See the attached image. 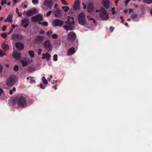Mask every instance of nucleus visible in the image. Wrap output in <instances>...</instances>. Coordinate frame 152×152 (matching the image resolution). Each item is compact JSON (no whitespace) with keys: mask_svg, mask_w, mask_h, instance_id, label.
<instances>
[{"mask_svg":"<svg viewBox=\"0 0 152 152\" xmlns=\"http://www.w3.org/2000/svg\"><path fill=\"white\" fill-rule=\"evenodd\" d=\"M27 100V96L24 95L19 96L16 99L15 102L19 107H23L26 106Z\"/></svg>","mask_w":152,"mask_h":152,"instance_id":"obj_1","label":"nucleus"},{"mask_svg":"<svg viewBox=\"0 0 152 152\" xmlns=\"http://www.w3.org/2000/svg\"><path fill=\"white\" fill-rule=\"evenodd\" d=\"M99 16L102 20H107L109 19V16L107 10L104 8H102L100 11Z\"/></svg>","mask_w":152,"mask_h":152,"instance_id":"obj_2","label":"nucleus"},{"mask_svg":"<svg viewBox=\"0 0 152 152\" xmlns=\"http://www.w3.org/2000/svg\"><path fill=\"white\" fill-rule=\"evenodd\" d=\"M64 22L63 20L59 19H55L52 22V25L54 27L56 26H61L64 24Z\"/></svg>","mask_w":152,"mask_h":152,"instance_id":"obj_3","label":"nucleus"},{"mask_svg":"<svg viewBox=\"0 0 152 152\" xmlns=\"http://www.w3.org/2000/svg\"><path fill=\"white\" fill-rule=\"evenodd\" d=\"M31 20L33 22H36L38 21H42L43 16L40 14H38L32 17Z\"/></svg>","mask_w":152,"mask_h":152,"instance_id":"obj_4","label":"nucleus"},{"mask_svg":"<svg viewBox=\"0 0 152 152\" xmlns=\"http://www.w3.org/2000/svg\"><path fill=\"white\" fill-rule=\"evenodd\" d=\"M44 48L48 51H51L52 49L51 44L49 40L45 41L44 43Z\"/></svg>","mask_w":152,"mask_h":152,"instance_id":"obj_5","label":"nucleus"},{"mask_svg":"<svg viewBox=\"0 0 152 152\" xmlns=\"http://www.w3.org/2000/svg\"><path fill=\"white\" fill-rule=\"evenodd\" d=\"M15 83V79L11 77H10L6 81V84L8 87L13 86Z\"/></svg>","mask_w":152,"mask_h":152,"instance_id":"obj_6","label":"nucleus"},{"mask_svg":"<svg viewBox=\"0 0 152 152\" xmlns=\"http://www.w3.org/2000/svg\"><path fill=\"white\" fill-rule=\"evenodd\" d=\"M53 4V1L51 0H45L43 2V4L49 9H51Z\"/></svg>","mask_w":152,"mask_h":152,"instance_id":"obj_7","label":"nucleus"},{"mask_svg":"<svg viewBox=\"0 0 152 152\" xmlns=\"http://www.w3.org/2000/svg\"><path fill=\"white\" fill-rule=\"evenodd\" d=\"M68 37L69 40L74 41L76 39V35L74 32L71 31L68 33Z\"/></svg>","mask_w":152,"mask_h":152,"instance_id":"obj_8","label":"nucleus"},{"mask_svg":"<svg viewBox=\"0 0 152 152\" xmlns=\"http://www.w3.org/2000/svg\"><path fill=\"white\" fill-rule=\"evenodd\" d=\"M23 38L22 36L17 34H13L11 37V39L15 41H20Z\"/></svg>","mask_w":152,"mask_h":152,"instance_id":"obj_9","label":"nucleus"},{"mask_svg":"<svg viewBox=\"0 0 152 152\" xmlns=\"http://www.w3.org/2000/svg\"><path fill=\"white\" fill-rule=\"evenodd\" d=\"M62 11L58 8H57L56 10L54 12V15L56 17L60 18L63 15Z\"/></svg>","mask_w":152,"mask_h":152,"instance_id":"obj_10","label":"nucleus"},{"mask_svg":"<svg viewBox=\"0 0 152 152\" xmlns=\"http://www.w3.org/2000/svg\"><path fill=\"white\" fill-rule=\"evenodd\" d=\"M29 21L28 20L27 18H24L21 21V24L22 26L24 28H26L29 25Z\"/></svg>","mask_w":152,"mask_h":152,"instance_id":"obj_11","label":"nucleus"},{"mask_svg":"<svg viewBox=\"0 0 152 152\" xmlns=\"http://www.w3.org/2000/svg\"><path fill=\"white\" fill-rule=\"evenodd\" d=\"M37 12V10L34 8L28 10L26 12V15L27 16H30L34 14Z\"/></svg>","mask_w":152,"mask_h":152,"instance_id":"obj_12","label":"nucleus"},{"mask_svg":"<svg viewBox=\"0 0 152 152\" xmlns=\"http://www.w3.org/2000/svg\"><path fill=\"white\" fill-rule=\"evenodd\" d=\"M15 46L17 49L20 50H23L24 48L23 44L20 42H16Z\"/></svg>","mask_w":152,"mask_h":152,"instance_id":"obj_13","label":"nucleus"},{"mask_svg":"<svg viewBox=\"0 0 152 152\" xmlns=\"http://www.w3.org/2000/svg\"><path fill=\"white\" fill-rule=\"evenodd\" d=\"M75 52V50L74 48L72 47L69 49L67 51V55L70 56L74 54Z\"/></svg>","mask_w":152,"mask_h":152,"instance_id":"obj_14","label":"nucleus"},{"mask_svg":"<svg viewBox=\"0 0 152 152\" xmlns=\"http://www.w3.org/2000/svg\"><path fill=\"white\" fill-rule=\"evenodd\" d=\"M13 56L16 59L18 60L20 58L21 55L20 53L14 52L13 53Z\"/></svg>","mask_w":152,"mask_h":152,"instance_id":"obj_15","label":"nucleus"},{"mask_svg":"<svg viewBox=\"0 0 152 152\" xmlns=\"http://www.w3.org/2000/svg\"><path fill=\"white\" fill-rule=\"evenodd\" d=\"M44 37L42 36H38L35 39L36 42H41L44 39Z\"/></svg>","mask_w":152,"mask_h":152,"instance_id":"obj_16","label":"nucleus"},{"mask_svg":"<svg viewBox=\"0 0 152 152\" xmlns=\"http://www.w3.org/2000/svg\"><path fill=\"white\" fill-rule=\"evenodd\" d=\"M78 22L80 24L82 25H85L86 24V19H78Z\"/></svg>","mask_w":152,"mask_h":152,"instance_id":"obj_17","label":"nucleus"},{"mask_svg":"<svg viewBox=\"0 0 152 152\" xmlns=\"http://www.w3.org/2000/svg\"><path fill=\"white\" fill-rule=\"evenodd\" d=\"M79 3L77 2H75L73 6V9L75 11H77L79 10Z\"/></svg>","mask_w":152,"mask_h":152,"instance_id":"obj_18","label":"nucleus"},{"mask_svg":"<svg viewBox=\"0 0 152 152\" xmlns=\"http://www.w3.org/2000/svg\"><path fill=\"white\" fill-rule=\"evenodd\" d=\"M2 47L4 50H7L9 49V47L8 45L4 43L2 44Z\"/></svg>","mask_w":152,"mask_h":152,"instance_id":"obj_19","label":"nucleus"},{"mask_svg":"<svg viewBox=\"0 0 152 152\" xmlns=\"http://www.w3.org/2000/svg\"><path fill=\"white\" fill-rule=\"evenodd\" d=\"M86 16L84 13L81 12L80 14L78 19H86Z\"/></svg>","mask_w":152,"mask_h":152,"instance_id":"obj_20","label":"nucleus"},{"mask_svg":"<svg viewBox=\"0 0 152 152\" xmlns=\"http://www.w3.org/2000/svg\"><path fill=\"white\" fill-rule=\"evenodd\" d=\"M93 11V7L92 5L88 7V11L89 12H91Z\"/></svg>","mask_w":152,"mask_h":152,"instance_id":"obj_21","label":"nucleus"},{"mask_svg":"<svg viewBox=\"0 0 152 152\" xmlns=\"http://www.w3.org/2000/svg\"><path fill=\"white\" fill-rule=\"evenodd\" d=\"M62 8L65 12H67L69 10V8L68 6H63Z\"/></svg>","mask_w":152,"mask_h":152,"instance_id":"obj_22","label":"nucleus"},{"mask_svg":"<svg viewBox=\"0 0 152 152\" xmlns=\"http://www.w3.org/2000/svg\"><path fill=\"white\" fill-rule=\"evenodd\" d=\"M28 53L31 57H33L34 56V52L33 50H30L28 51Z\"/></svg>","mask_w":152,"mask_h":152,"instance_id":"obj_23","label":"nucleus"},{"mask_svg":"<svg viewBox=\"0 0 152 152\" xmlns=\"http://www.w3.org/2000/svg\"><path fill=\"white\" fill-rule=\"evenodd\" d=\"M143 2L148 4H150L152 3V0H143Z\"/></svg>","mask_w":152,"mask_h":152,"instance_id":"obj_24","label":"nucleus"},{"mask_svg":"<svg viewBox=\"0 0 152 152\" xmlns=\"http://www.w3.org/2000/svg\"><path fill=\"white\" fill-rule=\"evenodd\" d=\"M12 14L10 15L7 17V19L9 20L8 21V22H12Z\"/></svg>","mask_w":152,"mask_h":152,"instance_id":"obj_25","label":"nucleus"},{"mask_svg":"<svg viewBox=\"0 0 152 152\" xmlns=\"http://www.w3.org/2000/svg\"><path fill=\"white\" fill-rule=\"evenodd\" d=\"M42 81L44 84H48V82L47 80L45 79V77H43L42 78Z\"/></svg>","mask_w":152,"mask_h":152,"instance_id":"obj_26","label":"nucleus"},{"mask_svg":"<svg viewBox=\"0 0 152 152\" xmlns=\"http://www.w3.org/2000/svg\"><path fill=\"white\" fill-rule=\"evenodd\" d=\"M45 56L46 57V60L47 61H48L50 59V55L48 53H45Z\"/></svg>","mask_w":152,"mask_h":152,"instance_id":"obj_27","label":"nucleus"},{"mask_svg":"<svg viewBox=\"0 0 152 152\" xmlns=\"http://www.w3.org/2000/svg\"><path fill=\"white\" fill-rule=\"evenodd\" d=\"M21 62L22 64V66H26L28 65V63L26 62H24L23 60H21Z\"/></svg>","mask_w":152,"mask_h":152,"instance_id":"obj_28","label":"nucleus"},{"mask_svg":"<svg viewBox=\"0 0 152 152\" xmlns=\"http://www.w3.org/2000/svg\"><path fill=\"white\" fill-rule=\"evenodd\" d=\"M14 70L15 71H18L19 70L18 66L17 65H15L14 67Z\"/></svg>","mask_w":152,"mask_h":152,"instance_id":"obj_29","label":"nucleus"},{"mask_svg":"<svg viewBox=\"0 0 152 152\" xmlns=\"http://www.w3.org/2000/svg\"><path fill=\"white\" fill-rule=\"evenodd\" d=\"M1 35L3 38L4 39L6 38L7 36V34L6 33H4L1 34Z\"/></svg>","mask_w":152,"mask_h":152,"instance_id":"obj_30","label":"nucleus"},{"mask_svg":"<svg viewBox=\"0 0 152 152\" xmlns=\"http://www.w3.org/2000/svg\"><path fill=\"white\" fill-rule=\"evenodd\" d=\"M137 17V15L136 14H132L131 15V18L133 19Z\"/></svg>","mask_w":152,"mask_h":152,"instance_id":"obj_31","label":"nucleus"},{"mask_svg":"<svg viewBox=\"0 0 152 152\" xmlns=\"http://www.w3.org/2000/svg\"><path fill=\"white\" fill-rule=\"evenodd\" d=\"M5 53L2 51L1 49H0V57H1L5 55Z\"/></svg>","mask_w":152,"mask_h":152,"instance_id":"obj_32","label":"nucleus"},{"mask_svg":"<svg viewBox=\"0 0 152 152\" xmlns=\"http://www.w3.org/2000/svg\"><path fill=\"white\" fill-rule=\"evenodd\" d=\"M32 3L34 4H38L39 1L38 0H32Z\"/></svg>","mask_w":152,"mask_h":152,"instance_id":"obj_33","label":"nucleus"},{"mask_svg":"<svg viewBox=\"0 0 152 152\" xmlns=\"http://www.w3.org/2000/svg\"><path fill=\"white\" fill-rule=\"evenodd\" d=\"M53 60L54 61H56L58 60L57 55V54H55L53 56Z\"/></svg>","mask_w":152,"mask_h":152,"instance_id":"obj_34","label":"nucleus"},{"mask_svg":"<svg viewBox=\"0 0 152 152\" xmlns=\"http://www.w3.org/2000/svg\"><path fill=\"white\" fill-rule=\"evenodd\" d=\"M52 37L54 39H56L58 38V36L56 34H53L52 35Z\"/></svg>","mask_w":152,"mask_h":152,"instance_id":"obj_35","label":"nucleus"},{"mask_svg":"<svg viewBox=\"0 0 152 152\" xmlns=\"http://www.w3.org/2000/svg\"><path fill=\"white\" fill-rule=\"evenodd\" d=\"M48 25V23L47 21H44L42 22V25L45 26H47Z\"/></svg>","mask_w":152,"mask_h":152,"instance_id":"obj_36","label":"nucleus"},{"mask_svg":"<svg viewBox=\"0 0 152 152\" xmlns=\"http://www.w3.org/2000/svg\"><path fill=\"white\" fill-rule=\"evenodd\" d=\"M52 33L53 32L52 31H48L47 32L46 34L48 36L50 37Z\"/></svg>","mask_w":152,"mask_h":152,"instance_id":"obj_37","label":"nucleus"},{"mask_svg":"<svg viewBox=\"0 0 152 152\" xmlns=\"http://www.w3.org/2000/svg\"><path fill=\"white\" fill-rule=\"evenodd\" d=\"M27 71L28 72H31L33 71V69L31 67H30L28 68L27 69Z\"/></svg>","mask_w":152,"mask_h":152,"instance_id":"obj_38","label":"nucleus"},{"mask_svg":"<svg viewBox=\"0 0 152 152\" xmlns=\"http://www.w3.org/2000/svg\"><path fill=\"white\" fill-rule=\"evenodd\" d=\"M6 0H1V5H3L4 4H6Z\"/></svg>","mask_w":152,"mask_h":152,"instance_id":"obj_39","label":"nucleus"},{"mask_svg":"<svg viewBox=\"0 0 152 152\" xmlns=\"http://www.w3.org/2000/svg\"><path fill=\"white\" fill-rule=\"evenodd\" d=\"M42 89H44L45 88V87L43 86V84L41 83L38 85Z\"/></svg>","mask_w":152,"mask_h":152,"instance_id":"obj_40","label":"nucleus"},{"mask_svg":"<svg viewBox=\"0 0 152 152\" xmlns=\"http://www.w3.org/2000/svg\"><path fill=\"white\" fill-rule=\"evenodd\" d=\"M63 27L67 31L69 30V26L64 25Z\"/></svg>","mask_w":152,"mask_h":152,"instance_id":"obj_41","label":"nucleus"},{"mask_svg":"<svg viewBox=\"0 0 152 152\" xmlns=\"http://www.w3.org/2000/svg\"><path fill=\"white\" fill-rule=\"evenodd\" d=\"M7 27L5 25H4L2 28V30L4 31L6 30V28Z\"/></svg>","mask_w":152,"mask_h":152,"instance_id":"obj_42","label":"nucleus"},{"mask_svg":"<svg viewBox=\"0 0 152 152\" xmlns=\"http://www.w3.org/2000/svg\"><path fill=\"white\" fill-rule=\"evenodd\" d=\"M52 13L51 11H49L46 14V16H48L51 14Z\"/></svg>","mask_w":152,"mask_h":152,"instance_id":"obj_43","label":"nucleus"},{"mask_svg":"<svg viewBox=\"0 0 152 152\" xmlns=\"http://www.w3.org/2000/svg\"><path fill=\"white\" fill-rule=\"evenodd\" d=\"M61 1L62 3L64 5H67V3L65 1V0H61Z\"/></svg>","mask_w":152,"mask_h":152,"instance_id":"obj_44","label":"nucleus"},{"mask_svg":"<svg viewBox=\"0 0 152 152\" xmlns=\"http://www.w3.org/2000/svg\"><path fill=\"white\" fill-rule=\"evenodd\" d=\"M115 9L114 7H113L112 9V12L113 14L114 15L115 12Z\"/></svg>","mask_w":152,"mask_h":152,"instance_id":"obj_45","label":"nucleus"},{"mask_svg":"<svg viewBox=\"0 0 152 152\" xmlns=\"http://www.w3.org/2000/svg\"><path fill=\"white\" fill-rule=\"evenodd\" d=\"M45 33V31L43 30H41L39 32L40 34H44Z\"/></svg>","mask_w":152,"mask_h":152,"instance_id":"obj_46","label":"nucleus"},{"mask_svg":"<svg viewBox=\"0 0 152 152\" xmlns=\"http://www.w3.org/2000/svg\"><path fill=\"white\" fill-rule=\"evenodd\" d=\"M73 30V27L71 26H69V30L72 31Z\"/></svg>","mask_w":152,"mask_h":152,"instance_id":"obj_47","label":"nucleus"},{"mask_svg":"<svg viewBox=\"0 0 152 152\" xmlns=\"http://www.w3.org/2000/svg\"><path fill=\"white\" fill-rule=\"evenodd\" d=\"M13 28H11L10 29V31L9 32H8V35L10 34H11L12 33V32H13Z\"/></svg>","mask_w":152,"mask_h":152,"instance_id":"obj_48","label":"nucleus"},{"mask_svg":"<svg viewBox=\"0 0 152 152\" xmlns=\"http://www.w3.org/2000/svg\"><path fill=\"white\" fill-rule=\"evenodd\" d=\"M114 27L112 26H110V29L111 30V31H110L111 32H112L113 31V30H114Z\"/></svg>","mask_w":152,"mask_h":152,"instance_id":"obj_49","label":"nucleus"},{"mask_svg":"<svg viewBox=\"0 0 152 152\" xmlns=\"http://www.w3.org/2000/svg\"><path fill=\"white\" fill-rule=\"evenodd\" d=\"M130 0H126L125 1V5L126 6L127 5L128 3L130 1Z\"/></svg>","mask_w":152,"mask_h":152,"instance_id":"obj_50","label":"nucleus"},{"mask_svg":"<svg viewBox=\"0 0 152 152\" xmlns=\"http://www.w3.org/2000/svg\"><path fill=\"white\" fill-rule=\"evenodd\" d=\"M42 51V50L41 49H39L38 50V53L39 55H40L41 54Z\"/></svg>","mask_w":152,"mask_h":152,"instance_id":"obj_51","label":"nucleus"},{"mask_svg":"<svg viewBox=\"0 0 152 152\" xmlns=\"http://www.w3.org/2000/svg\"><path fill=\"white\" fill-rule=\"evenodd\" d=\"M30 80L31 83H33L35 81V80L34 79H33V78L32 77H31V79Z\"/></svg>","mask_w":152,"mask_h":152,"instance_id":"obj_52","label":"nucleus"},{"mask_svg":"<svg viewBox=\"0 0 152 152\" xmlns=\"http://www.w3.org/2000/svg\"><path fill=\"white\" fill-rule=\"evenodd\" d=\"M3 69V67L1 66H0V73L1 72Z\"/></svg>","mask_w":152,"mask_h":152,"instance_id":"obj_53","label":"nucleus"},{"mask_svg":"<svg viewBox=\"0 0 152 152\" xmlns=\"http://www.w3.org/2000/svg\"><path fill=\"white\" fill-rule=\"evenodd\" d=\"M18 1V0H13V3L16 4L17 3Z\"/></svg>","mask_w":152,"mask_h":152,"instance_id":"obj_54","label":"nucleus"},{"mask_svg":"<svg viewBox=\"0 0 152 152\" xmlns=\"http://www.w3.org/2000/svg\"><path fill=\"white\" fill-rule=\"evenodd\" d=\"M133 10L132 9H130L129 10V13H130L131 12H132Z\"/></svg>","mask_w":152,"mask_h":152,"instance_id":"obj_55","label":"nucleus"},{"mask_svg":"<svg viewBox=\"0 0 152 152\" xmlns=\"http://www.w3.org/2000/svg\"><path fill=\"white\" fill-rule=\"evenodd\" d=\"M16 13L17 14L18 13H19V10L18 9V8H16Z\"/></svg>","mask_w":152,"mask_h":152,"instance_id":"obj_56","label":"nucleus"},{"mask_svg":"<svg viewBox=\"0 0 152 152\" xmlns=\"http://www.w3.org/2000/svg\"><path fill=\"white\" fill-rule=\"evenodd\" d=\"M18 16L20 17H21V16H22V15H21V13L20 12V13H18L17 14Z\"/></svg>","mask_w":152,"mask_h":152,"instance_id":"obj_57","label":"nucleus"},{"mask_svg":"<svg viewBox=\"0 0 152 152\" xmlns=\"http://www.w3.org/2000/svg\"><path fill=\"white\" fill-rule=\"evenodd\" d=\"M13 91L11 90H10V95H12L13 94Z\"/></svg>","mask_w":152,"mask_h":152,"instance_id":"obj_58","label":"nucleus"},{"mask_svg":"<svg viewBox=\"0 0 152 152\" xmlns=\"http://www.w3.org/2000/svg\"><path fill=\"white\" fill-rule=\"evenodd\" d=\"M83 5H84V7H83V8L84 9H86V5L84 3H83Z\"/></svg>","mask_w":152,"mask_h":152,"instance_id":"obj_59","label":"nucleus"},{"mask_svg":"<svg viewBox=\"0 0 152 152\" xmlns=\"http://www.w3.org/2000/svg\"><path fill=\"white\" fill-rule=\"evenodd\" d=\"M45 54L44 53H43L42 54V56H43L42 57V59H45V57L44 56H45Z\"/></svg>","mask_w":152,"mask_h":152,"instance_id":"obj_60","label":"nucleus"},{"mask_svg":"<svg viewBox=\"0 0 152 152\" xmlns=\"http://www.w3.org/2000/svg\"><path fill=\"white\" fill-rule=\"evenodd\" d=\"M12 91H16V88L15 87H13L12 89H11Z\"/></svg>","mask_w":152,"mask_h":152,"instance_id":"obj_61","label":"nucleus"},{"mask_svg":"<svg viewBox=\"0 0 152 152\" xmlns=\"http://www.w3.org/2000/svg\"><path fill=\"white\" fill-rule=\"evenodd\" d=\"M57 82V81L56 80H53V81L52 82V83H53V84H55V83H56Z\"/></svg>","mask_w":152,"mask_h":152,"instance_id":"obj_62","label":"nucleus"},{"mask_svg":"<svg viewBox=\"0 0 152 152\" xmlns=\"http://www.w3.org/2000/svg\"><path fill=\"white\" fill-rule=\"evenodd\" d=\"M11 4V2L10 1H9L8 2L7 4L8 6H10V4Z\"/></svg>","mask_w":152,"mask_h":152,"instance_id":"obj_63","label":"nucleus"},{"mask_svg":"<svg viewBox=\"0 0 152 152\" xmlns=\"http://www.w3.org/2000/svg\"><path fill=\"white\" fill-rule=\"evenodd\" d=\"M12 28H13V29L15 27V25L14 24L13 25H12Z\"/></svg>","mask_w":152,"mask_h":152,"instance_id":"obj_64","label":"nucleus"}]
</instances>
